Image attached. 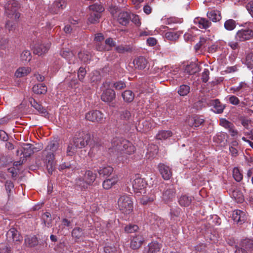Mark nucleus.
<instances>
[{
    "mask_svg": "<svg viewBox=\"0 0 253 253\" xmlns=\"http://www.w3.org/2000/svg\"><path fill=\"white\" fill-rule=\"evenodd\" d=\"M90 140L91 136L88 133L82 132L76 134L73 141L70 143L68 146L67 154L68 156H72L77 151L78 149L82 148L87 145L90 146L92 151H94L95 149L97 148V144L92 146L91 143H90Z\"/></svg>",
    "mask_w": 253,
    "mask_h": 253,
    "instance_id": "nucleus-1",
    "label": "nucleus"
},
{
    "mask_svg": "<svg viewBox=\"0 0 253 253\" xmlns=\"http://www.w3.org/2000/svg\"><path fill=\"white\" fill-rule=\"evenodd\" d=\"M39 150L35 147L33 145L29 143H24L21 147L18 149L16 151L17 155H23V158L19 161L15 162L14 165L15 166L20 165L23 163L25 158L30 157L35 152L38 151Z\"/></svg>",
    "mask_w": 253,
    "mask_h": 253,
    "instance_id": "nucleus-2",
    "label": "nucleus"
},
{
    "mask_svg": "<svg viewBox=\"0 0 253 253\" xmlns=\"http://www.w3.org/2000/svg\"><path fill=\"white\" fill-rule=\"evenodd\" d=\"M5 14L8 19L16 21L20 14L18 11V4L15 0L8 1L5 5Z\"/></svg>",
    "mask_w": 253,
    "mask_h": 253,
    "instance_id": "nucleus-3",
    "label": "nucleus"
},
{
    "mask_svg": "<svg viewBox=\"0 0 253 253\" xmlns=\"http://www.w3.org/2000/svg\"><path fill=\"white\" fill-rule=\"evenodd\" d=\"M96 174L92 171H85L83 177H79L76 180V184L82 188L85 189L91 185L95 180Z\"/></svg>",
    "mask_w": 253,
    "mask_h": 253,
    "instance_id": "nucleus-4",
    "label": "nucleus"
},
{
    "mask_svg": "<svg viewBox=\"0 0 253 253\" xmlns=\"http://www.w3.org/2000/svg\"><path fill=\"white\" fill-rule=\"evenodd\" d=\"M59 145L57 142L54 141L50 142L43 151V155L45 158L49 159V161L54 159V153L59 150Z\"/></svg>",
    "mask_w": 253,
    "mask_h": 253,
    "instance_id": "nucleus-5",
    "label": "nucleus"
},
{
    "mask_svg": "<svg viewBox=\"0 0 253 253\" xmlns=\"http://www.w3.org/2000/svg\"><path fill=\"white\" fill-rule=\"evenodd\" d=\"M87 120L92 122H98L102 123L104 122V115L99 111L93 110L88 112L85 115Z\"/></svg>",
    "mask_w": 253,
    "mask_h": 253,
    "instance_id": "nucleus-6",
    "label": "nucleus"
},
{
    "mask_svg": "<svg viewBox=\"0 0 253 253\" xmlns=\"http://www.w3.org/2000/svg\"><path fill=\"white\" fill-rule=\"evenodd\" d=\"M253 37V31L249 28L243 29L238 31L235 35L236 41L240 42L249 40Z\"/></svg>",
    "mask_w": 253,
    "mask_h": 253,
    "instance_id": "nucleus-7",
    "label": "nucleus"
},
{
    "mask_svg": "<svg viewBox=\"0 0 253 253\" xmlns=\"http://www.w3.org/2000/svg\"><path fill=\"white\" fill-rule=\"evenodd\" d=\"M135 198L133 196H127V214H129L128 219L133 220L138 214L136 208V204L134 205Z\"/></svg>",
    "mask_w": 253,
    "mask_h": 253,
    "instance_id": "nucleus-8",
    "label": "nucleus"
},
{
    "mask_svg": "<svg viewBox=\"0 0 253 253\" xmlns=\"http://www.w3.org/2000/svg\"><path fill=\"white\" fill-rule=\"evenodd\" d=\"M50 47V43L48 42L35 44L33 49L34 54L41 56L46 53Z\"/></svg>",
    "mask_w": 253,
    "mask_h": 253,
    "instance_id": "nucleus-9",
    "label": "nucleus"
},
{
    "mask_svg": "<svg viewBox=\"0 0 253 253\" xmlns=\"http://www.w3.org/2000/svg\"><path fill=\"white\" fill-rule=\"evenodd\" d=\"M134 191L136 193L140 192L146 186V182L143 178L139 177V175H135V178L132 183Z\"/></svg>",
    "mask_w": 253,
    "mask_h": 253,
    "instance_id": "nucleus-10",
    "label": "nucleus"
},
{
    "mask_svg": "<svg viewBox=\"0 0 253 253\" xmlns=\"http://www.w3.org/2000/svg\"><path fill=\"white\" fill-rule=\"evenodd\" d=\"M6 236L7 239H12L13 242H15L18 244L22 241V237L20 236L18 231L14 228H12L8 230Z\"/></svg>",
    "mask_w": 253,
    "mask_h": 253,
    "instance_id": "nucleus-11",
    "label": "nucleus"
},
{
    "mask_svg": "<svg viewBox=\"0 0 253 253\" xmlns=\"http://www.w3.org/2000/svg\"><path fill=\"white\" fill-rule=\"evenodd\" d=\"M158 168L163 178L165 180L169 179L172 175V172L170 168L163 164H160Z\"/></svg>",
    "mask_w": 253,
    "mask_h": 253,
    "instance_id": "nucleus-12",
    "label": "nucleus"
},
{
    "mask_svg": "<svg viewBox=\"0 0 253 253\" xmlns=\"http://www.w3.org/2000/svg\"><path fill=\"white\" fill-rule=\"evenodd\" d=\"M232 218L234 222L240 224L244 222L246 219L245 212L241 210H235L233 211Z\"/></svg>",
    "mask_w": 253,
    "mask_h": 253,
    "instance_id": "nucleus-13",
    "label": "nucleus"
},
{
    "mask_svg": "<svg viewBox=\"0 0 253 253\" xmlns=\"http://www.w3.org/2000/svg\"><path fill=\"white\" fill-rule=\"evenodd\" d=\"M175 189L172 185L167 186L163 193V200L166 202L172 200L175 197Z\"/></svg>",
    "mask_w": 253,
    "mask_h": 253,
    "instance_id": "nucleus-14",
    "label": "nucleus"
},
{
    "mask_svg": "<svg viewBox=\"0 0 253 253\" xmlns=\"http://www.w3.org/2000/svg\"><path fill=\"white\" fill-rule=\"evenodd\" d=\"M148 64L147 59L142 57L140 56L133 60L132 64L135 69L142 70L145 69Z\"/></svg>",
    "mask_w": 253,
    "mask_h": 253,
    "instance_id": "nucleus-15",
    "label": "nucleus"
},
{
    "mask_svg": "<svg viewBox=\"0 0 253 253\" xmlns=\"http://www.w3.org/2000/svg\"><path fill=\"white\" fill-rule=\"evenodd\" d=\"M115 92L113 89L108 88L103 92L101 99L104 102H111L115 98Z\"/></svg>",
    "mask_w": 253,
    "mask_h": 253,
    "instance_id": "nucleus-16",
    "label": "nucleus"
},
{
    "mask_svg": "<svg viewBox=\"0 0 253 253\" xmlns=\"http://www.w3.org/2000/svg\"><path fill=\"white\" fill-rule=\"evenodd\" d=\"M165 38L170 41H176L177 40L181 34L179 32H174L173 31H164Z\"/></svg>",
    "mask_w": 253,
    "mask_h": 253,
    "instance_id": "nucleus-17",
    "label": "nucleus"
},
{
    "mask_svg": "<svg viewBox=\"0 0 253 253\" xmlns=\"http://www.w3.org/2000/svg\"><path fill=\"white\" fill-rule=\"evenodd\" d=\"M209 103L210 105L213 106L214 112L218 114L222 113L225 107L217 99L211 100Z\"/></svg>",
    "mask_w": 253,
    "mask_h": 253,
    "instance_id": "nucleus-18",
    "label": "nucleus"
},
{
    "mask_svg": "<svg viewBox=\"0 0 253 253\" xmlns=\"http://www.w3.org/2000/svg\"><path fill=\"white\" fill-rule=\"evenodd\" d=\"M162 247V244L157 241H153L148 245L147 253H158Z\"/></svg>",
    "mask_w": 253,
    "mask_h": 253,
    "instance_id": "nucleus-19",
    "label": "nucleus"
},
{
    "mask_svg": "<svg viewBox=\"0 0 253 253\" xmlns=\"http://www.w3.org/2000/svg\"><path fill=\"white\" fill-rule=\"evenodd\" d=\"M205 121L198 116L190 118L188 120V125L192 127H199L203 125Z\"/></svg>",
    "mask_w": 253,
    "mask_h": 253,
    "instance_id": "nucleus-20",
    "label": "nucleus"
},
{
    "mask_svg": "<svg viewBox=\"0 0 253 253\" xmlns=\"http://www.w3.org/2000/svg\"><path fill=\"white\" fill-rule=\"evenodd\" d=\"M193 199V198L192 196L183 195L178 199V203L181 206L188 207L191 204Z\"/></svg>",
    "mask_w": 253,
    "mask_h": 253,
    "instance_id": "nucleus-21",
    "label": "nucleus"
},
{
    "mask_svg": "<svg viewBox=\"0 0 253 253\" xmlns=\"http://www.w3.org/2000/svg\"><path fill=\"white\" fill-rule=\"evenodd\" d=\"M142 242L143 239L141 236L133 237V238L131 239L130 247L134 250L138 249L141 246Z\"/></svg>",
    "mask_w": 253,
    "mask_h": 253,
    "instance_id": "nucleus-22",
    "label": "nucleus"
},
{
    "mask_svg": "<svg viewBox=\"0 0 253 253\" xmlns=\"http://www.w3.org/2000/svg\"><path fill=\"white\" fill-rule=\"evenodd\" d=\"M88 8L90 13H98L102 14V13L104 11V8L101 5L97 3L90 5Z\"/></svg>",
    "mask_w": 253,
    "mask_h": 253,
    "instance_id": "nucleus-23",
    "label": "nucleus"
},
{
    "mask_svg": "<svg viewBox=\"0 0 253 253\" xmlns=\"http://www.w3.org/2000/svg\"><path fill=\"white\" fill-rule=\"evenodd\" d=\"M38 240L35 236H27L25 238V244L28 247H34L38 244Z\"/></svg>",
    "mask_w": 253,
    "mask_h": 253,
    "instance_id": "nucleus-24",
    "label": "nucleus"
},
{
    "mask_svg": "<svg viewBox=\"0 0 253 253\" xmlns=\"http://www.w3.org/2000/svg\"><path fill=\"white\" fill-rule=\"evenodd\" d=\"M200 70L199 66L197 64L191 63L186 66L185 71L190 75H192L199 72Z\"/></svg>",
    "mask_w": 253,
    "mask_h": 253,
    "instance_id": "nucleus-25",
    "label": "nucleus"
},
{
    "mask_svg": "<svg viewBox=\"0 0 253 253\" xmlns=\"http://www.w3.org/2000/svg\"><path fill=\"white\" fill-rule=\"evenodd\" d=\"M32 89L33 91L37 94H44L47 91V87L43 84H35Z\"/></svg>",
    "mask_w": 253,
    "mask_h": 253,
    "instance_id": "nucleus-26",
    "label": "nucleus"
},
{
    "mask_svg": "<svg viewBox=\"0 0 253 253\" xmlns=\"http://www.w3.org/2000/svg\"><path fill=\"white\" fill-rule=\"evenodd\" d=\"M207 16L211 20L214 22L219 21L221 18L220 12L217 10H212L208 12Z\"/></svg>",
    "mask_w": 253,
    "mask_h": 253,
    "instance_id": "nucleus-27",
    "label": "nucleus"
},
{
    "mask_svg": "<svg viewBox=\"0 0 253 253\" xmlns=\"http://www.w3.org/2000/svg\"><path fill=\"white\" fill-rule=\"evenodd\" d=\"M195 23H198L199 27L201 29H207L210 27L211 25L210 22L208 19L204 18H196L195 20Z\"/></svg>",
    "mask_w": 253,
    "mask_h": 253,
    "instance_id": "nucleus-28",
    "label": "nucleus"
},
{
    "mask_svg": "<svg viewBox=\"0 0 253 253\" xmlns=\"http://www.w3.org/2000/svg\"><path fill=\"white\" fill-rule=\"evenodd\" d=\"M61 55L68 60L69 64H74V55L73 53L70 51L63 50L61 51Z\"/></svg>",
    "mask_w": 253,
    "mask_h": 253,
    "instance_id": "nucleus-29",
    "label": "nucleus"
},
{
    "mask_svg": "<svg viewBox=\"0 0 253 253\" xmlns=\"http://www.w3.org/2000/svg\"><path fill=\"white\" fill-rule=\"evenodd\" d=\"M101 15L98 13H90L87 19V24H95L99 22Z\"/></svg>",
    "mask_w": 253,
    "mask_h": 253,
    "instance_id": "nucleus-30",
    "label": "nucleus"
},
{
    "mask_svg": "<svg viewBox=\"0 0 253 253\" xmlns=\"http://www.w3.org/2000/svg\"><path fill=\"white\" fill-rule=\"evenodd\" d=\"M72 237L76 239H80L84 237V230L80 227H75L72 232Z\"/></svg>",
    "mask_w": 253,
    "mask_h": 253,
    "instance_id": "nucleus-31",
    "label": "nucleus"
},
{
    "mask_svg": "<svg viewBox=\"0 0 253 253\" xmlns=\"http://www.w3.org/2000/svg\"><path fill=\"white\" fill-rule=\"evenodd\" d=\"M30 71L31 69L28 67H21L17 70L15 75L17 78H21L27 76Z\"/></svg>",
    "mask_w": 253,
    "mask_h": 253,
    "instance_id": "nucleus-32",
    "label": "nucleus"
},
{
    "mask_svg": "<svg viewBox=\"0 0 253 253\" xmlns=\"http://www.w3.org/2000/svg\"><path fill=\"white\" fill-rule=\"evenodd\" d=\"M113 168L110 166L105 167H100L98 170V172L100 175H102L103 176H109L113 172Z\"/></svg>",
    "mask_w": 253,
    "mask_h": 253,
    "instance_id": "nucleus-33",
    "label": "nucleus"
},
{
    "mask_svg": "<svg viewBox=\"0 0 253 253\" xmlns=\"http://www.w3.org/2000/svg\"><path fill=\"white\" fill-rule=\"evenodd\" d=\"M129 20L133 23L137 27H139L141 25L140 19L137 15L131 13H127V23Z\"/></svg>",
    "mask_w": 253,
    "mask_h": 253,
    "instance_id": "nucleus-34",
    "label": "nucleus"
},
{
    "mask_svg": "<svg viewBox=\"0 0 253 253\" xmlns=\"http://www.w3.org/2000/svg\"><path fill=\"white\" fill-rule=\"evenodd\" d=\"M78 57L84 63H87L91 59V55L89 52L84 50L79 52Z\"/></svg>",
    "mask_w": 253,
    "mask_h": 253,
    "instance_id": "nucleus-35",
    "label": "nucleus"
},
{
    "mask_svg": "<svg viewBox=\"0 0 253 253\" xmlns=\"http://www.w3.org/2000/svg\"><path fill=\"white\" fill-rule=\"evenodd\" d=\"M171 135L172 132L170 130H161L158 133L156 137L157 139L163 140L166 139Z\"/></svg>",
    "mask_w": 253,
    "mask_h": 253,
    "instance_id": "nucleus-36",
    "label": "nucleus"
},
{
    "mask_svg": "<svg viewBox=\"0 0 253 253\" xmlns=\"http://www.w3.org/2000/svg\"><path fill=\"white\" fill-rule=\"evenodd\" d=\"M242 248L241 249H244V251L249 250L253 249V240L246 239L242 241Z\"/></svg>",
    "mask_w": 253,
    "mask_h": 253,
    "instance_id": "nucleus-37",
    "label": "nucleus"
},
{
    "mask_svg": "<svg viewBox=\"0 0 253 253\" xmlns=\"http://www.w3.org/2000/svg\"><path fill=\"white\" fill-rule=\"evenodd\" d=\"M117 181V179L115 177L107 179L103 182V187L105 189H109L113 185L116 183Z\"/></svg>",
    "mask_w": 253,
    "mask_h": 253,
    "instance_id": "nucleus-38",
    "label": "nucleus"
},
{
    "mask_svg": "<svg viewBox=\"0 0 253 253\" xmlns=\"http://www.w3.org/2000/svg\"><path fill=\"white\" fill-rule=\"evenodd\" d=\"M190 87L186 84L181 85L178 89V93L182 96L187 95L190 92Z\"/></svg>",
    "mask_w": 253,
    "mask_h": 253,
    "instance_id": "nucleus-39",
    "label": "nucleus"
},
{
    "mask_svg": "<svg viewBox=\"0 0 253 253\" xmlns=\"http://www.w3.org/2000/svg\"><path fill=\"white\" fill-rule=\"evenodd\" d=\"M236 26V23L233 19L226 20L224 24L225 29L228 31L233 30Z\"/></svg>",
    "mask_w": 253,
    "mask_h": 253,
    "instance_id": "nucleus-40",
    "label": "nucleus"
},
{
    "mask_svg": "<svg viewBox=\"0 0 253 253\" xmlns=\"http://www.w3.org/2000/svg\"><path fill=\"white\" fill-rule=\"evenodd\" d=\"M101 79V76L99 71H94L90 74V79L92 83H96L99 81Z\"/></svg>",
    "mask_w": 253,
    "mask_h": 253,
    "instance_id": "nucleus-41",
    "label": "nucleus"
},
{
    "mask_svg": "<svg viewBox=\"0 0 253 253\" xmlns=\"http://www.w3.org/2000/svg\"><path fill=\"white\" fill-rule=\"evenodd\" d=\"M118 204L120 210L125 211L126 208V200L125 196H121L118 200Z\"/></svg>",
    "mask_w": 253,
    "mask_h": 253,
    "instance_id": "nucleus-42",
    "label": "nucleus"
},
{
    "mask_svg": "<svg viewBox=\"0 0 253 253\" xmlns=\"http://www.w3.org/2000/svg\"><path fill=\"white\" fill-rule=\"evenodd\" d=\"M31 103L36 110H37L40 113L45 115L46 114V111L41 104L37 103L35 100H33V102L31 101Z\"/></svg>",
    "mask_w": 253,
    "mask_h": 253,
    "instance_id": "nucleus-43",
    "label": "nucleus"
},
{
    "mask_svg": "<svg viewBox=\"0 0 253 253\" xmlns=\"http://www.w3.org/2000/svg\"><path fill=\"white\" fill-rule=\"evenodd\" d=\"M48 158H45V162L46 163V168L49 174H52V172L54 170V159L49 161Z\"/></svg>",
    "mask_w": 253,
    "mask_h": 253,
    "instance_id": "nucleus-44",
    "label": "nucleus"
},
{
    "mask_svg": "<svg viewBox=\"0 0 253 253\" xmlns=\"http://www.w3.org/2000/svg\"><path fill=\"white\" fill-rule=\"evenodd\" d=\"M154 224L157 225L158 227L163 229H164L166 227V222L162 218L156 216L154 217Z\"/></svg>",
    "mask_w": 253,
    "mask_h": 253,
    "instance_id": "nucleus-45",
    "label": "nucleus"
},
{
    "mask_svg": "<svg viewBox=\"0 0 253 253\" xmlns=\"http://www.w3.org/2000/svg\"><path fill=\"white\" fill-rule=\"evenodd\" d=\"M117 21L122 25L126 26V12L120 13L117 18Z\"/></svg>",
    "mask_w": 253,
    "mask_h": 253,
    "instance_id": "nucleus-46",
    "label": "nucleus"
},
{
    "mask_svg": "<svg viewBox=\"0 0 253 253\" xmlns=\"http://www.w3.org/2000/svg\"><path fill=\"white\" fill-rule=\"evenodd\" d=\"M155 199V196L153 195H151L149 197L145 196L141 199V203L143 205H147L153 202Z\"/></svg>",
    "mask_w": 253,
    "mask_h": 253,
    "instance_id": "nucleus-47",
    "label": "nucleus"
},
{
    "mask_svg": "<svg viewBox=\"0 0 253 253\" xmlns=\"http://www.w3.org/2000/svg\"><path fill=\"white\" fill-rule=\"evenodd\" d=\"M233 176L235 180L238 182L241 181L243 179V175L238 168H234L233 170Z\"/></svg>",
    "mask_w": 253,
    "mask_h": 253,
    "instance_id": "nucleus-48",
    "label": "nucleus"
},
{
    "mask_svg": "<svg viewBox=\"0 0 253 253\" xmlns=\"http://www.w3.org/2000/svg\"><path fill=\"white\" fill-rule=\"evenodd\" d=\"M147 150L148 153L150 154V156H153L158 153V146L154 144H150L148 145Z\"/></svg>",
    "mask_w": 253,
    "mask_h": 253,
    "instance_id": "nucleus-49",
    "label": "nucleus"
},
{
    "mask_svg": "<svg viewBox=\"0 0 253 253\" xmlns=\"http://www.w3.org/2000/svg\"><path fill=\"white\" fill-rule=\"evenodd\" d=\"M246 63L249 68L253 69V54L250 53L246 56Z\"/></svg>",
    "mask_w": 253,
    "mask_h": 253,
    "instance_id": "nucleus-50",
    "label": "nucleus"
},
{
    "mask_svg": "<svg viewBox=\"0 0 253 253\" xmlns=\"http://www.w3.org/2000/svg\"><path fill=\"white\" fill-rule=\"evenodd\" d=\"M16 21L15 20H12L10 19L7 20V22L5 24L6 28L9 31H13L16 28V24L14 22Z\"/></svg>",
    "mask_w": 253,
    "mask_h": 253,
    "instance_id": "nucleus-51",
    "label": "nucleus"
},
{
    "mask_svg": "<svg viewBox=\"0 0 253 253\" xmlns=\"http://www.w3.org/2000/svg\"><path fill=\"white\" fill-rule=\"evenodd\" d=\"M232 196L237 202L242 203L244 201V197L241 192L234 191L233 192Z\"/></svg>",
    "mask_w": 253,
    "mask_h": 253,
    "instance_id": "nucleus-52",
    "label": "nucleus"
},
{
    "mask_svg": "<svg viewBox=\"0 0 253 253\" xmlns=\"http://www.w3.org/2000/svg\"><path fill=\"white\" fill-rule=\"evenodd\" d=\"M31 58V53L29 50H24L21 54V59L22 61L28 62Z\"/></svg>",
    "mask_w": 253,
    "mask_h": 253,
    "instance_id": "nucleus-53",
    "label": "nucleus"
},
{
    "mask_svg": "<svg viewBox=\"0 0 253 253\" xmlns=\"http://www.w3.org/2000/svg\"><path fill=\"white\" fill-rule=\"evenodd\" d=\"M10 249L7 243L0 244V253H9Z\"/></svg>",
    "mask_w": 253,
    "mask_h": 253,
    "instance_id": "nucleus-54",
    "label": "nucleus"
},
{
    "mask_svg": "<svg viewBox=\"0 0 253 253\" xmlns=\"http://www.w3.org/2000/svg\"><path fill=\"white\" fill-rule=\"evenodd\" d=\"M86 72L85 69L83 67H80L78 70V76L79 80L80 81H83Z\"/></svg>",
    "mask_w": 253,
    "mask_h": 253,
    "instance_id": "nucleus-55",
    "label": "nucleus"
},
{
    "mask_svg": "<svg viewBox=\"0 0 253 253\" xmlns=\"http://www.w3.org/2000/svg\"><path fill=\"white\" fill-rule=\"evenodd\" d=\"M200 40L201 43L202 44L203 48L206 49L208 46L211 45V41L209 39L201 37Z\"/></svg>",
    "mask_w": 253,
    "mask_h": 253,
    "instance_id": "nucleus-56",
    "label": "nucleus"
},
{
    "mask_svg": "<svg viewBox=\"0 0 253 253\" xmlns=\"http://www.w3.org/2000/svg\"><path fill=\"white\" fill-rule=\"evenodd\" d=\"M210 72L208 69H205L202 74L201 79L204 83H207L209 79Z\"/></svg>",
    "mask_w": 253,
    "mask_h": 253,
    "instance_id": "nucleus-57",
    "label": "nucleus"
},
{
    "mask_svg": "<svg viewBox=\"0 0 253 253\" xmlns=\"http://www.w3.org/2000/svg\"><path fill=\"white\" fill-rule=\"evenodd\" d=\"M228 100L231 104L234 105H237L240 103L238 98L234 95H229Z\"/></svg>",
    "mask_w": 253,
    "mask_h": 253,
    "instance_id": "nucleus-58",
    "label": "nucleus"
},
{
    "mask_svg": "<svg viewBox=\"0 0 253 253\" xmlns=\"http://www.w3.org/2000/svg\"><path fill=\"white\" fill-rule=\"evenodd\" d=\"M105 44L106 46L107 47H110V50L111 48L115 46V42L113 41L112 38H108L105 40Z\"/></svg>",
    "mask_w": 253,
    "mask_h": 253,
    "instance_id": "nucleus-59",
    "label": "nucleus"
},
{
    "mask_svg": "<svg viewBox=\"0 0 253 253\" xmlns=\"http://www.w3.org/2000/svg\"><path fill=\"white\" fill-rule=\"evenodd\" d=\"M246 8L249 13L253 16V1H250L246 5Z\"/></svg>",
    "mask_w": 253,
    "mask_h": 253,
    "instance_id": "nucleus-60",
    "label": "nucleus"
},
{
    "mask_svg": "<svg viewBox=\"0 0 253 253\" xmlns=\"http://www.w3.org/2000/svg\"><path fill=\"white\" fill-rule=\"evenodd\" d=\"M181 212V209L179 208L175 207L174 209H172L170 211V214L171 216H178L180 215Z\"/></svg>",
    "mask_w": 253,
    "mask_h": 253,
    "instance_id": "nucleus-61",
    "label": "nucleus"
},
{
    "mask_svg": "<svg viewBox=\"0 0 253 253\" xmlns=\"http://www.w3.org/2000/svg\"><path fill=\"white\" fill-rule=\"evenodd\" d=\"M126 84L123 82H118L114 84V87L116 89H122L126 87Z\"/></svg>",
    "mask_w": 253,
    "mask_h": 253,
    "instance_id": "nucleus-62",
    "label": "nucleus"
},
{
    "mask_svg": "<svg viewBox=\"0 0 253 253\" xmlns=\"http://www.w3.org/2000/svg\"><path fill=\"white\" fill-rule=\"evenodd\" d=\"M14 187L13 183L11 181H7L5 183V188L8 192V194L11 192V190ZM9 195H8V196Z\"/></svg>",
    "mask_w": 253,
    "mask_h": 253,
    "instance_id": "nucleus-63",
    "label": "nucleus"
},
{
    "mask_svg": "<svg viewBox=\"0 0 253 253\" xmlns=\"http://www.w3.org/2000/svg\"><path fill=\"white\" fill-rule=\"evenodd\" d=\"M238 41L236 40V41L229 42L228 43V45H229L233 50L238 49L239 45Z\"/></svg>",
    "mask_w": 253,
    "mask_h": 253,
    "instance_id": "nucleus-64",
    "label": "nucleus"
}]
</instances>
